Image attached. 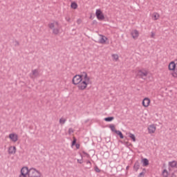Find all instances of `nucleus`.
Instances as JSON below:
<instances>
[{
	"mask_svg": "<svg viewBox=\"0 0 177 177\" xmlns=\"http://www.w3.org/2000/svg\"><path fill=\"white\" fill-rule=\"evenodd\" d=\"M83 154H84V156H86L87 158H89V154L85 151L82 152Z\"/></svg>",
	"mask_w": 177,
	"mask_h": 177,
	"instance_id": "473e14b6",
	"label": "nucleus"
},
{
	"mask_svg": "<svg viewBox=\"0 0 177 177\" xmlns=\"http://www.w3.org/2000/svg\"><path fill=\"white\" fill-rule=\"evenodd\" d=\"M95 15L98 20H104V15L102 13V10H96Z\"/></svg>",
	"mask_w": 177,
	"mask_h": 177,
	"instance_id": "423d86ee",
	"label": "nucleus"
},
{
	"mask_svg": "<svg viewBox=\"0 0 177 177\" xmlns=\"http://www.w3.org/2000/svg\"><path fill=\"white\" fill-rule=\"evenodd\" d=\"M148 74H149V72L147 71L139 70L137 73V75L140 77V78H142V80H146V77H147Z\"/></svg>",
	"mask_w": 177,
	"mask_h": 177,
	"instance_id": "20e7f679",
	"label": "nucleus"
},
{
	"mask_svg": "<svg viewBox=\"0 0 177 177\" xmlns=\"http://www.w3.org/2000/svg\"><path fill=\"white\" fill-rule=\"evenodd\" d=\"M156 34L153 32H151V38H155Z\"/></svg>",
	"mask_w": 177,
	"mask_h": 177,
	"instance_id": "7c9ffc66",
	"label": "nucleus"
},
{
	"mask_svg": "<svg viewBox=\"0 0 177 177\" xmlns=\"http://www.w3.org/2000/svg\"><path fill=\"white\" fill-rule=\"evenodd\" d=\"M150 102L151 100L149 97L144 98V100H142V106L144 107H149V106H150Z\"/></svg>",
	"mask_w": 177,
	"mask_h": 177,
	"instance_id": "1a4fd4ad",
	"label": "nucleus"
},
{
	"mask_svg": "<svg viewBox=\"0 0 177 177\" xmlns=\"http://www.w3.org/2000/svg\"><path fill=\"white\" fill-rule=\"evenodd\" d=\"M86 163L87 165H88V167H87L88 169H91V168H92V162H91V161L89 160H87Z\"/></svg>",
	"mask_w": 177,
	"mask_h": 177,
	"instance_id": "393cba45",
	"label": "nucleus"
},
{
	"mask_svg": "<svg viewBox=\"0 0 177 177\" xmlns=\"http://www.w3.org/2000/svg\"><path fill=\"white\" fill-rule=\"evenodd\" d=\"M169 165L171 168H175L177 165V162L176 160H173L171 162H169Z\"/></svg>",
	"mask_w": 177,
	"mask_h": 177,
	"instance_id": "4468645a",
	"label": "nucleus"
},
{
	"mask_svg": "<svg viewBox=\"0 0 177 177\" xmlns=\"http://www.w3.org/2000/svg\"><path fill=\"white\" fill-rule=\"evenodd\" d=\"M128 168H129V167L127 166V169H128Z\"/></svg>",
	"mask_w": 177,
	"mask_h": 177,
	"instance_id": "c9c22d12",
	"label": "nucleus"
},
{
	"mask_svg": "<svg viewBox=\"0 0 177 177\" xmlns=\"http://www.w3.org/2000/svg\"><path fill=\"white\" fill-rule=\"evenodd\" d=\"M16 151H17L16 147L11 146L8 148V154L14 155V154H16Z\"/></svg>",
	"mask_w": 177,
	"mask_h": 177,
	"instance_id": "9d476101",
	"label": "nucleus"
},
{
	"mask_svg": "<svg viewBox=\"0 0 177 177\" xmlns=\"http://www.w3.org/2000/svg\"><path fill=\"white\" fill-rule=\"evenodd\" d=\"M148 165H149V160H147V158H144L142 160V165H143V167H147Z\"/></svg>",
	"mask_w": 177,
	"mask_h": 177,
	"instance_id": "a211bd4d",
	"label": "nucleus"
},
{
	"mask_svg": "<svg viewBox=\"0 0 177 177\" xmlns=\"http://www.w3.org/2000/svg\"><path fill=\"white\" fill-rule=\"evenodd\" d=\"M80 156H81V159H77V162H79V164H82V160L84 158V157L80 154Z\"/></svg>",
	"mask_w": 177,
	"mask_h": 177,
	"instance_id": "bb28decb",
	"label": "nucleus"
},
{
	"mask_svg": "<svg viewBox=\"0 0 177 177\" xmlns=\"http://www.w3.org/2000/svg\"><path fill=\"white\" fill-rule=\"evenodd\" d=\"M129 138H131V139H132L133 142H136V137H135V134L129 133Z\"/></svg>",
	"mask_w": 177,
	"mask_h": 177,
	"instance_id": "f3484780",
	"label": "nucleus"
},
{
	"mask_svg": "<svg viewBox=\"0 0 177 177\" xmlns=\"http://www.w3.org/2000/svg\"><path fill=\"white\" fill-rule=\"evenodd\" d=\"M8 138L10 139L11 142L14 143H16V142L19 140V136L15 133H10Z\"/></svg>",
	"mask_w": 177,
	"mask_h": 177,
	"instance_id": "39448f33",
	"label": "nucleus"
},
{
	"mask_svg": "<svg viewBox=\"0 0 177 177\" xmlns=\"http://www.w3.org/2000/svg\"><path fill=\"white\" fill-rule=\"evenodd\" d=\"M48 28L52 30L54 35H59V34H60V28H62V26L58 21H54L53 22L48 24Z\"/></svg>",
	"mask_w": 177,
	"mask_h": 177,
	"instance_id": "7ed1b4c3",
	"label": "nucleus"
},
{
	"mask_svg": "<svg viewBox=\"0 0 177 177\" xmlns=\"http://www.w3.org/2000/svg\"><path fill=\"white\" fill-rule=\"evenodd\" d=\"M115 133H117V135L120 136V139H124V135H122V132H121V131H115Z\"/></svg>",
	"mask_w": 177,
	"mask_h": 177,
	"instance_id": "dca6fc26",
	"label": "nucleus"
},
{
	"mask_svg": "<svg viewBox=\"0 0 177 177\" xmlns=\"http://www.w3.org/2000/svg\"><path fill=\"white\" fill-rule=\"evenodd\" d=\"M94 169H95V172H97V173L100 172V169H99V167L97 166H95L94 167Z\"/></svg>",
	"mask_w": 177,
	"mask_h": 177,
	"instance_id": "c85d7f7f",
	"label": "nucleus"
},
{
	"mask_svg": "<svg viewBox=\"0 0 177 177\" xmlns=\"http://www.w3.org/2000/svg\"><path fill=\"white\" fill-rule=\"evenodd\" d=\"M71 8L72 9H77V8H78V4H77V3L73 2L71 3Z\"/></svg>",
	"mask_w": 177,
	"mask_h": 177,
	"instance_id": "5701e85b",
	"label": "nucleus"
},
{
	"mask_svg": "<svg viewBox=\"0 0 177 177\" xmlns=\"http://www.w3.org/2000/svg\"><path fill=\"white\" fill-rule=\"evenodd\" d=\"M104 121H106V122H111V121H113V120H114V117H108V118H105Z\"/></svg>",
	"mask_w": 177,
	"mask_h": 177,
	"instance_id": "4be33fe9",
	"label": "nucleus"
},
{
	"mask_svg": "<svg viewBox=\"0 0 177 177\" xmlns=\"http://www.w3.org/2000/svg\"><path fill=\"white\" fill-rule=\"evenodd\" d=\"M67 121V119L64 118H61L59 119V124L60 125H64V124H66Z\"/></svg>",
	"mask_w": 177,
	"mask_h": 177,
	"instance_id": "2eb2a0df",
	"label": "nucleus"
},
{
	"mask_svg": "<svg viewBox=\"0 0 177 177\" xmlns=\"http://www.w3.org/2000/svg\"><path fill=\"white\" fill-rule=\"evenodd\" d=\"M139 168H140V164L139 163V162L137 161L135 162L133 165V169L135 170L136 172H138Z\"/></svg>",
	"mask_w": 177,
	"mask_h": 177,
	"instance_id": "ddd939ff",
	"label": "nucleus"
},
{
	"mask_svg": "<svg viewBox=\"0 0 177 177\" xmlns=\"http://www.w3.org/2000/svg\"><path fill=\"white\" fill-rule=\"evenodd\" d=\"M14 44H15V46H19V45H20V44H19V41H14Z\"/></svg>",
	"mask_w": 177,
	"mask_h": 177,
	"instance_id": "2f4dec72",
	"label": "nucleus"
},
{
	"mask_svg": "<svg viewBox=\"0 0 177 177\" xmlns=\"http://www.w3.org/2000/svg\"><path fill=\"white\" fill-rule=\"evenodd\" d=\"M131 35L133 39H138L139 38V31L138 30H133L131 32Z\"/></svg>",
	"mask_w": 177,
	"mask_h": 177,
	"instance_id": "6e6552de",
	"label": "nucleus"
},
{
	"mask_svg": "<svg viewBox=\"0 0 177 177\" xmlns=\"http://www.w3.org/2000/svg\"><path fill=\"white\" fill-rule=\"evenodd\" d=\"M162 175L163 177H168V175H169V173H168L167 169H164L162 172Z\"/></svg>",
	"mask_w": 177,
	"mask_h": 177,
	"instance_id": "6ab92c4d",
	"label": "nucleus"
},
{
	"mask_svg": "<svg viewBox=\"0 0 177 177\" xmlns=\"http://www.w3.org/2000/svg\"><path fill=\"white\" fill-rule=\"evenodd\" d=\"M73 133H74V129H73V128H69L68 129V134L71 135Z\"/></svg>",
	"mask_w": 177,
	"mask_h": 177,
	"instance_id": "a878e982",
	"label": "nucleus"
},
{
	"mask_svg": "<svg viewBox=\"0 0 177 177\" xmlns=\"http://www.w3.org/2000/svg\"><path fill=\"white\" fill-rule=\"evenodd\" d=\"M112 58H113V60H114V62H118V59H119L118 55L113 54L112 55Z\"/></svg>",
	"mask_w": 177,
	"mask_h": 177,
	"instance_id": "412c9836",
	"label": "nucleus"
},
{
	"mask_svg": "<svg viewBox=\"0 0 177 177\" xmlns=\"http://www.w3.org/2000/svg\"><path fill=\"white\" fill-rule=\"evenodd\" d=\"M39 75V72L38 69H35L32 71V73L30 74V77L32 79L37 78Z\"/></svg>",
	"mask_w": 177,
	"mask_h": 177,
	"instance_id": "0eeeda50",
	"label": "nucleus"
},
{
	"mask_svg": "<svg viewBox=\"0 0 177 177\" xmlns=\"http://www.w3.org/2000/svg\"><path fill=\"white\" fill-rule=\"evenodd\" d=\"M100 44H106V41L107 39H109L106 36L103 35H100Z\"/></svg>",
	"mask_w": 177,
	"mask_h": 177,
	"instance_id": "f8f14e48",
	"label": "nucleus"
},
{
	"mask_svg": "<svg viewBox=\"0 0 177 177\" xmlns=\"http://www.w3.org/2000/svg\"><path fill=\"white\" fill-rule=\"evenodd\" d=\"M109 128L111 131H112V132H115V131H118V130H115V126H114V124H111L109 126Z\"/></svg>",
	"mask_w": 177,
	"mask_h": 177,
	"instance_id": "b1692460",
	"label": "nucleus"
},
{
	"mask_svg": "<svg viewBox=\"0 0 177 177\" xmlns=\"http://www.w3.org/2000/svg\"><path fill=\"white\" fill-rule=\"evenodd\" d=\"M138 177H145V172L142 171L140 173Z\"/></svg>",
	"mask_w": 177,
	"mask_h": 177,
	"instance_id": "c756f323",
	"label": "nucleus"
},
{
	"mask_svg": "<svg viewBox=\"0 0 177 177\" xmlns=\"http://www.w3.org/2000/svg\"><path fill=\"white\" fill-rule=\"evenodd\" d=\"M19 177H42V174L34 167H24L21 169Z\"/></svg>",
	"mask_w": 177,
	"mask_h": 177,
	"instance_id": "f03ea898",
	"label": "nucleus"
},
{
	"mask_svg": "<svg viewBox=\"0 0 177 177\" xmlns=\"http://www.w3.org/2000/svg\"><path fill=\"white\" fill-rule=\"evenodd\" d=\"M73 85H77L80 91H85L88 85L92 84L91 77L88 76L86 72H83L82 75H76L73 77Z\"/></svg>",
	"mask_w": 177,
	"mask_h": 177,
	"instance_id": "f257e3e1",
	"label": "nucleus"
},
{
	"mask_svg": "<svg viewBox=\"0 0 177 177\" xmlns=\"http://www.w3.org/2000/svg\"><path fill=\"white\" fill-rule=\"evenodd\" d=\"M65 19H66V21H70V20H71L70 17H66Z\"/></svg>",
	"mask_w": 177,
	"mask_h": 177,
	"instance_id": "72a5a7b5",
	"label": "nucleus"
},
{
	"mask_svg": "<svg viewBox=\"0 0 177 177\" xmlns=\"http://www.w3.org/2000/svg\"><path fill=\"white\" fill-rule=\"evenodd\" d=\"M75 145V147H76V149H80V144H76V145Z\"/></svg>",
	"mask_w": 177,
	"mask_h": 177,
	"instance_id": "f704fd0d",
	"label": "nucleus"
},
{
	"mask_svg": "<svg viewBox=\"0 0 177 177\" xmlns=\"http://www.w3.org/2000/svg\"><path fill=\"white\" fill-rule=\"evenodd\" d=\"M77 143V138H74L72 142V146H75V145H76Z\"/></svg>",
	"mask_w": 177,
	"mask_h": 177,
	"instance_id": "cd10ccee",
	"label": "nucleus"
},
{
	"mask_svg": "<svg viewBox=\"0 0 177 177\" xmlns=\"http://www.w3.org/2000/svg\"><path fill=\"white\" fill-rule=\"evenodd\" d=\"M156 127L154 124H151L148 127V132L149 133H154L156 132Z\"/></svg>",
	"mask_w": 177,
	"mask_h": 177,
	"instance_id": "9b49d317",
	"label": "nucleus"
},
{
	"mask_svg": "<svg viewBox=\"0 0 177 177\" xmlns=\"http://www.w3.org/2000/svg\"><path fill=\"white\" fill-rule=\"evenodd\" d=\"M153 20H158V19H160V14L157 12H154L153 14Z\"/></svg>",
	"mask_w": 177,
	"mask_h": 177,
	"instance_id": "aec40b11",
	"label": "nucleus"
}]
</instances>
